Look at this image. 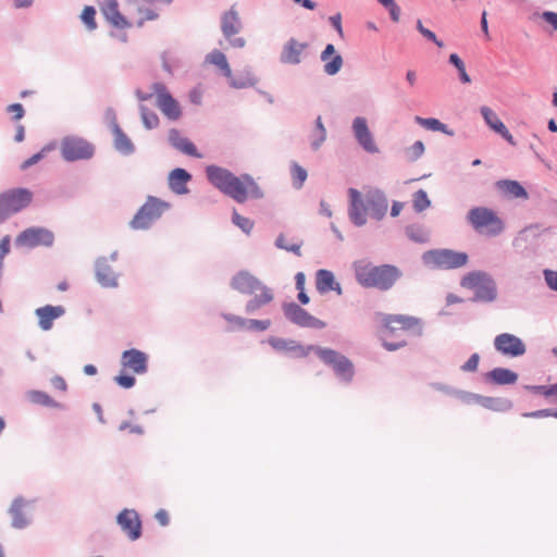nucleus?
Instances as JSON below:
<instances>
[{"instance_id":"f257e3e1","label":"nucleus","mask_w":557,"mask_h":557,"mask_svg":"<svg viewBox=\"0 0 557 557\" xmlns=\"http://www.w3.org/2000/svg\"><path fill=\"white\" fill-rule=\"evenodd\" d=\"M269 345L276 351H286L295 357H307L310 351H314L319 359L327 367L332 368L336 377L343 383H350L355 375L354 363L345 355L326 347L317 345L302 346L294 339H285L271 336L268 338Z\"/></svg>"},{"instance_id":"f03ea898","label":"nucleus","mask_w":557,"mask_h":557,"mask_svg":"<svg viewBox=\"0 0 557 557\" xmlns=\"http://www.w3.org/2000/svg\"><path fill=\"white\" fill-rule=\"evenodd\" d=\"M205 173L214 188L237 203H244L249 198L264 197L262 188L250 174L244 173L237 176L231 170L215 164L207 165Z\"/></svg>"},{"instance_id":"7ed1b4c3","label":"nucleus","mask_w":557,"mask_h":557,"mask_svg":"<svg viewBox=\"0 0 557 557\" xmlns=\"http://www.w3.org/2000/svg\"><path fill=\"white\" fill-rule=\"evenodd\" d=\"M349 206L348 218L350 222L361 227L367 224V212L376 221L383 220L387 213L388 200L383 190L372 188L362 197L361 193L355 188L348 189Z\"/></svg>"},{"instance_id":"20e7f679","label":"nucleus","mask_w":557,"mask_h":557,"mask_svg":"<svg viewBox=\"0 0 557 557\" xmlns=\"http://www.w3.org/2000/svg\"><path fill=\"white\" fill-rule=\"evenodd\" d=\"M351 267L355 278L360 286L375 288L380 292L392 289L403 276L398 267L389 263L375 265L368 259L357 260Z\"/></svg>"},{"instance_id":"39448f33","label":"nucleus","mask_w":557,"mask_h":557,"mask_svg":"<svg viewBox=\"0 0 557 557\" xmlns=\"http://www.w3.org/2000/svg\"><path fill=\"white\" fill-rule=\"evenodd\" d=\"M463 288L474 292L473 302H493L497 298V285L493 276L481 270L467 273L460 281Z\"/></svg>"},{"instance_id":"423d86ee","label":"nucleus","mask_w":557,"mask_h":557,"mask_svg":"<svg viewBox=\"0 0 557 557\" xmlns=\"http://www.w3.org/2000/svg\"><path fill=\"white\" fill-rule=\"evenodd\" d=\"M376 318L383 323L384 338L382 342L383 347L388 351L398 350L407 345L406 339L392 342L387 336L393 335L396 331H407L418 325L420 320L414 317L404 314H386L376 312Z\"/></svg>"},{"instance_id":"0eeeda50","label":"nucleus","mask_w":557,"mask_h":557,"mask_svg":"<svg viewBox=\"0 0 557 557\" xmlns=\"http://www.w3.org/2000/svg\"><path fill=\"white\" fill-rule=\"evenodd\" d=\"M468 255L447 248L431 249L422 253V263L432 270H451L467 264Z\"/></svg>"},{"instance_id":"6e6552de","label":"nucleus","mask_w":557,"mask_h":557,"mask_svg":"<svg viewBox=\"0 0 557 557\" xmlns=\"http://www.w3.org/2000/svg\"><path fill=\"white\" fill-rule=\"evenodd\" d=\"M170 209V203L154 196H148L129 222L133 230H148Z\"/></svg>"},{"instance_id":"1a4fd4ad","label":"nucleus","mask_w":557,"mask_h":557,"mask_svg":"<svg viewBox=\"0 0 557 557\" xmlns=\"http://www.w3.org/2000/svg\"><path fill=\"white\" fill-rule=\"evenodd\" d=\"M33 200V193L28 188H11L0 194V224L11 215L27 208Z\"/></svg>"},{"instance_id":"9d476101","label":"nucleus","mask_w":557,"mask_h":557,"mask_svg":"<svg viewBox=\"0 0 557 557\" xmlns=\"http://www.w3.org/2000/svg\"><path fill=\"white\" fill-rule=\"evenodd\" d=\"M60 152L66 162L90 160L95 154V146L83 137L67 135L61 139Z\"/></svg>"},{"instance_id":"9b49d317","label":"nucleus","mask_w":557,"mask_h":557,"mask_svg":"<svg viewBox=\"0 0 557 557\" xmlns=\"http://www.w3.org/2000/svg\"><path fill=\"white\" fill-rule=\"evenodd\" d=\"M282 310L286 320L299 327L322 330L326 326L324 321L310 314L306 309L294 301L284 302Z\"/></svg>"},{"instance_id":"f8f14e48","label":"nucleus","mask_w":557,"mask_h":557,"mask_svg":"<svg viewBox=\"0 0 557 557\" xmlns=\"http://www.w3.org/2000/svg\"><path fill=\"white\" fill-rule=\"evenodd\" d=\"M54 243L52 231L42 226H32L21 232L16 239V246L35 248L38 246L51 247Z\"/></svg>"},{"instance_id":"ddd939ff","label":"nucleus","mask_w":557,"mask_h":557,"mask_svg":"<svg viewBox=\"0 0 557 557\" xmlns=\"http://www.w3.org/2000/svg\"><path fill=\"white\" fill-rule=\"evenodd\" d=\"M157 96V106L161 112L172 121H176L182 115V110L177 100L171 95L163 83L156 82L151 86Z\"/></svg>"},{"instance_id":"4468645a","label":"nucleus","mask_w":557,"mask_h":557,"mask_svg":"<svg viewBox=\"0 0 557 557\" xmlns=\"http://www.w3.org/2000/svg\"><path fill=\"white\" fill-rule=\"evenodd\" d=\"M493 345L497 352L510 358L521 357L527 351V346L523 341L510 333L496 335Z\"/></svg>"},{"instance_id":"2eb2a0df","label":"nucleus","mask_w":557,"mask_h":557,"mask_svg":"<svg viewBox=\"0 0 557 557\" xmlns=\"http://www.w3.org/2000/svg\"><path fill=\"white\" fill-rule=\"evenodd\" d=\"M351 132L358 145L366 152L374 154L380 151L364 116H356L352 120Z\"/></svg>"},{"instance_id":"dca6fc26","label":"nucleus","mask_w":557,"mask_h":557,"mask_svg":"<svg viewBox=\"0 0 557 557\" xmlns=\"http://www.w3.org/2000/svg\"><path fill=\"white\" fill-rule=\"evenodd\" d=\"M116 522L131 541H136L141 536V520L135 509H123L117 515Z\"/></svg>"},{"instance_id":"f3484780","label":"nucleus","mask_w":557,"mask_h":557,"mask_svg":"<svg viewBox=\"0 0 557 557\" xmlns=\"http://www.w3.org/2000/svg\"><path fill=\"white\" fill-rule=\"evenodd\" d=\"M230 286L243 295H252L255 292L262 289V287H265L267 285H264L249 271L242 270L233 275Z\"/></svg>"},{"instance_id":"a211bd4d","label":"nucleus","mask_w":557,"mask_h":557,"mask_svg":"<svg viewBox=\"0 0 557 557\" xmlns=\"http://www.w3.org/2000/svg\"><path fill=\"white\" fill-rule=\"evenodd\" d=\"M468 220L474 228H481L487 225L497 224L496 230H492L493 234H499L503 230L500 219L491 209L478 207L468 213Z\"/></svg>"},{"instance_id":"6ab92c4d","label":"nucleus","mask_w":557,"mask_h":557,"mask_svg":"<svg viewBox=\"0 0 557 557\" xmlns=\"http://www.w3.org/2000/svg\"><path fill=\"white\" fill-rule=\"evenodd\" d=\"M309 47L308 42L298 41L296 38H289L282 48L280 62L287 65H298L302 61L304 53Z\"/></svg>"},{"instance_id":"aec40b11","label":"nucleus","mask_w":557,"mask_h":557,"mask_svg":"<svg viewBox=\"0 0 557 557\" xmlns=\"http://www.w3.org/2000/svg\"><path fill=\"white\" fill-rule=\"evenodd\" d=\"M121 364L136 374H145L148 371V356L139 349L131 348L122 352Z\"/></svg>"},{"instance_id":"412c9836","label":"nucleus","mask_w":557,"mask_h":557,"mask_svg":"<svg viewBox=\"0 0 557 557\" xmlns=\"http://www.w3.org/2000/svg\"><path fill=\"white\" fill-rule=\"evenodd\" d=\"M95 276L101 287L115 288L119 286V275L108 263L107 257H99L95 261Z\"/></svg>"},{"instance_id":"4be33fe9","label":"nucleus","mask_w":557,"mask_h":557,"mask_svg":"<svg viewBox=\"0 0 557 557\" xmlns=\"http://www.w3.org/2000/svg\"><path fill=\"white\" fill-rule=\"evenodd\" d=\"M104 18L117 29L132 27V23L120 12L117 0H106L101 7Z\"/></svg>"},{"instance_id":"5701e85b","label":"nucleus","mask_w":557,"mask_h":557,"mask_svg":"<svg viewBox=\"0 0 557 557\" xmlns=\"http://www.w3.org/2000/svg\"><path fill=\"white\" fill-rule=\"evenodd\" d=\"M169 144L175 150L193 158H201L197 147L187 137L182 136L177 128H171L168 135Z\"/></svg>"},{"instance_id":"b1692460","label":"nucleus","mask_w":557,"mask_h":557,"mask_svg":"<svg viewBox=\"0 0 557 557\" xmlns=\"http://www.w3.org/2000/svg\"><path fill=\"white\" fill-rule=\"evenodd\" d=\"M65 313L63 306L46 305L37 308L35 314L38 318V325L42 331H49L53 326V321L61 318Z\"/></svg>"},{"instance_id":"393cba45","label":"nucleus","mask_w":557,"mask_h":557,"mask_svg":"<svg viewBox=\"0 0 557 557\" xmlns=\"http://www.w3.org/2000/svg\"><path fill=\"white\" fill-rule=\"evenodd\" d=\"M320 59L324 62L323 71L329 76L336 75L344 63L343 57L336 52L333 44H327L320 54Z\"/></svg>"},{"instance_id":"a878e982","label":"nucleus","mask_w":557,"mask_h":557,"mask_svg":"<svg viewBox=\"0 0 557 557\" xmlns=\"http://www.w3.org/2000/svg\"><path fill=\"white\" fill-rule=\"evenodd\" d=\"M191 174L183 169L175 168L172 170L168 177L169 188L175 195H186L189 193L187 184L191 181Z\"/></svg>"},{"instance_id":"bb28decb","label":"nucleus","mask_w":557,"mask_h":557,"mask_svg":"<svg viewBox=\"0 0 557 557\" xmlns=\"http://www.w3.org/2000/svg\"><path fill=\"white\" fill-rule=\"evenodd\" d=\"M315 288L322 295L329 292H335L338 296L343 294V288L335 280L334 273L326 269H320L317 271Z\"/></svg>"},{"instance_id":"cd10ccee","label":"nucleus","mask_w":557,"mask_h":557,"mask_svg":"<svg viewBox=\"0 0 557 557\" xmlns=\"http://www.w3.org/2000/svg\"><path fill=\"white\" fill-rule=\"evenodd\" d=\"M242 29V22L235 5H232L228 11H225L221 16V32L224 38L233 37Z\"/></svg>"},{"instance_id":"c85d7f7f","label":"nucleus","mask_w":557,"mask_h":557,"mask_svg":"<svg viewBox=\"0 0 557 557\" xmlns=\"http://www.w3.org/2000/svg\"><path fill=\"white\" fill-rule=\"evenodd\" d=\"M25 506L26 500L23 497L18 496L13 499L11 507L9 509V513L12 517V528L23 530L30 524V518H28L26 513L23 511V508Z\"/></svg>"},{"instance_id":"c756f323","label":"nucleus","mask_w":557,"mask_h":557,"mask_svg":"<svg viewBox=\"0 0 557 557\" xmlns=\"http://www.w3.org/2000/svg\"><path fill=\"white\" fill-rule=\"evenodd\" d=\"M484 380L494 385H512L518 381V373L507 368L497 367L485 373Z\"/></svg>"},{"instance_id":"7c9ffc66","label":"nucleus","mask_w":557,"mask_h":557,"mask_svg":"<svg viewBox=\"0 0 557 557\" xmlns=\"http://www.w3.org/2000/svg\"><path fill=\"white\" fill-rule=\"evenodd\" d=\"M227 78L230 86L235 89L255 87L259 81L250 67H245L235 75L232 72Z\"/></svg>"},{"instance_id":"2f4dec72","label":"nucleus","mask_w":557,"mask_h":557,"mask_svg":"<svg viewBox=\"0 0 557 557\" xmlns=\"http://www.w3.org/2000/svg\"><path fill=\"white\" fill-rule=\"evenodd\" d=\"M112 134H113V147L119 153H121L123 156H131L135 152L136 148H135L134 143L126 135V133L121 128V126H114Z\"/></svg>"},{"instance_id":"473e14b6","label":"nucleus","mask_w":557,"mask_h":557,"mask_svg":"<svg viewBox=\"0 0 557 557\" xmlns=\"http://www.w3.org/2000/svg\"><path fill=\"white\" fill-rule=\"evenodd\" d=\"M274 299L273 290L265 286L260 289L259 295H255L249 299L245 306V312L247 314H255L260 308L272 302Z\"/></svg>"},{"instance_id":"72a5a7b5","label":"nucleus","mask_w":557,"mask_h":557,"mask_svg":"<svg viewBox=\"0 0 557 557\" xmlns=\"http://www.w3.org/2000/svg\"><path fill=\"white\" fill-rule=\"evenodd\" d=\"M481 407L497 411L505 412L509 411L512 408V401L508 398L504 397H490V396H480L479 404Z\"/></svg>"},{"instance_id":"f704fd0d","label":"nucleus","mask_w":557,"mask_h":557,"mask_svg":"<svg viewBox=\"0 0 557 557\" xmlns=\"http://www.w3.org/2000/svg\"><path fill=\"white\" fill-rule=\"evenodd\" d=\"M327 137L326 128L323 124L322 117L319 115L314 121V127L312 128L309 140L310 148L313 151H318L322 145L325 143Z\"/></svg>"},{"instance_id":"c9c22d12","label":"nucleus","mask_w":557,"mask_h":557,"mask_svg":"<svg viewBox=\"0 0 557 557\" xmlns=\"http://www.w3.org/2000/svg\"><path fill=\"white\" fill-rule=\"evenodd\" d=\"M416 123L425 127L429 131L441 132L447 136H454V129L449 128L446 124L435 117H421L416 116Z\"/></svg>"},{"instance_id":"e433bc0d","label":"nucleus","mask_w":557,"mask_h":557,"mask_svg":"<svg viewBox=\"0 0 557 557\" xmlns=\"http://www.w3.org/2000/svg\"><path fill=\"white\" fill-rule=\"evenodd\" d=\"M497 186L513 198L527 199L529 197L527 189L517 181L503 180L497 182Z\"/></svg>"},{"instance_id":"4c0bfd02","label":"nucleus","mask_w":557,"mask_h":557,"mask_svg":"<svg viewBox=\"0 0 557 557\" xmlns=\"http://www.w3.org/2000/svg\"><path fill=\"white\" fill-rule=\"evenodd\" d=\"M206 61L218 66L226 78L231 77L232 70L226 55L222 51L218 49L212 50L206 55Z\"/></svg>"},{"instance_id":"58836bf2","label":"nucleus","mask_w":557,"mask_h":557,"mask_svg":"<svg viewBox=\"0 0 557 557\" xmlns=\"http://www.w3.org/2000/svg\"><path fill=\"white\" fill-rule=\"evenodd\" d=\"M28 398L32 403L41 405L49 408H62V405L55 401L47 393L42 391H32L28 393Z\"/></svg>"},{"instance_id":"ea45409f","label":"nucleus","mask_w":557,"mask_h":557,"mask_svg":"<svg viewBox=\"0 0 557 557\" xmlns=\"http://www.w3.org/2000/svg\"><path fill=\"white\" fill-rule=\"evenodd\" d=\"M480 113L485 124L495 133L502 129V127L505 125L490 107L482 106L480 108Z\"/></svg>"},{"instance_id":"a19ab883","label":"nucleus","mask_w":557,"mask_h":557,"mask_svg":"<svg viewBox=\"0 0 557 557\" xmlns=\"http://www.w3.org/2000/svg\"><path fill=\"white\" fill-rule=\"evenodd\" d=\"M139 111L143 124L147 129H153L158 127L160 120L154 111L148 109L144 104L139 106Z\"/></svg>"},{"instance_id":"79ce46f5","label":"nucleus","mask_w":557,"mask_h":557,"mask_svg":"<svg viewBox=\"0 0 557 557\" xmlns=\"http://www.w3.org/2000/svg\"><path fill=\"white\" fill-rule=\"evenodd\" d=\"M290 174L293 177L294 188L300 189L308 177L307 170L297 162H293L290 165Z\"/></svg>"},{"instance_id":"37998d69","label":"nucleus","mask_w":557,"mask_h":557,"mask_svg":"<svg viewBox=\"0 0 557 557\" xmlns=\"http://www.w3.org/2000/svg\"><path fill=\"white\" fill-rule=\"evenodd\" d=\"M232 223L240 228L246 235L251 233L255 225L251 219L240 215L236 209H233L232 212Z\"/></svg>"},{"instance_id":"c03bdc74","label":"nucleus","mask_w":557,"mask_h":557,"mask_svg":"<svg viewBox=\"0 0 557 557\" xmlns=\"http://www.w3.org/2000/svg\"><path fill=\"white\" fill-rule=\"evenodd\" d=\"M412 205L414 211L418 213L426 210L431 206V201L424 189H419L413 194Z\"/></svg>"},{"instance_id":"a18cd8bd","label":"nucleus","mask_w":557,"mask_h":557,"mask_svg":"<svg viewBox=\"0 0 557 557\" xmlns=\"http://www.w3.org/2000/svg\"><path fill=\"white\" fill-rule=\"evenodd\" d=\"M448 62L457 69L461 83L469 84L471 82V78L466 71V65L457 53H451L449 55Z\"/></svg>"},{"instance_id":"49530a36","label":"nucleus","mask_w":557,"mask_h":557,"mask_svg":"<svg viewBox=\"0 0 557 557\" xmlns=\"http://www.w3.org/2000/svg\"><path fill=\"white\" fill-rule=\"evenodd\" d=\"M524 388L546 398L557 397V383L552 385H525Z\"/></svg>"},{"instance_id":"de8ad7c7","label":"nucleus","mask_w":557,"mask_h":557,"mask_svg":"<svg viewBox=\"0 0 557 557\" xmlns=\"http://www.w3.org/2000/svg\"><path fill=\"white\" fill-rule=\"evenodd\" d=\"M96 9L92 5H86L81 14V20L89 32L97 28Z\"/></svg>"},{"instance_id":"09e8293b","label":"nucleus","mask_w":557,"mask_h":557,"mask_svg":"<svg viewBox=\"0 0 557 557\" xmlns=\"http://www.w3.org/2000/svg\"><path fill=\"white\" fill-rule=\"evenodd\" d=\"M283 242H284V235L280 234L274 242L275 247L278 249H282V250H286L288 252H293L297 257L301 256V246H302L301 242L296 243V244H290V245H283Z\"/></svg>"},{"instance_id":"8fccbe9b","label":"nucleus","mask_w":557,"mask_h":557,"mask_svg":"<svg viewBox=\"0 0 557 557\" xmlns=\"http://www.w3.org/2000/svg\"><path fill=\"white\" fill-rule=\"evenodd\" d=\"M405 232L407 237L414 243H424L426 240V236L420 226L408 225Z\"/></svg>"},{"instance_id":"3c124183","label":"nucleus","mask_w":557,"mask_h":557,"mask_svg":"<svg viewBox=\"0 0 557 557\" xmlns=\"http://www.w3.org/2000/svg\"><path fill=\"white\" fill-rule=\"evenodd\" d=\"M270 326H271V320H269V319H265V320L249 319L247 331L263 332V331H267Z\"/></svg>"},{"instance_id":"603ef678","label":"nucleus","mask_w":557,"mask_h":557,"mask_svg":"<svg viewBox=\"0 0 557 557\" xmlns=\"http://www.w3.org/2000/svg\"><path fill=\"white\" fill-rule=\"evenodd\" d=\"M454 392V395L460 399L462 403L465 404H479V398L481 395L479 394H475V393H471V392H466V391H460V389H456V391H453Z\"/></svg>"},{"instance_id":"864d4df0","label":"nucleus","mask_w":557,"mask_h":557,"mask_svg":"<svg viewBox=\"0 0 557 557\" xmlns=\"http://www.w3.org/2000/svg\"><path fill=\"white\" fill-rule=\"evenodd\" d=\"M407 153L410 161H417L424 153V144L421 140H417L408 148Z\"/></svg>"},{"instance_id":"5fc2aeb1","label":"nucleus","mask_w":557,"mask_h":557,"mask_svg":"<svg viewBox=\"0 0 557 557\" xmlns=\"http://www.w3.org/2000/svg\"><path fill=\"white\" fill-rule=\"evenodd\" d=\"M480 355L478 352L472 354L469 359L460 367L462 372H475L480 362Z\"/></svg>"},{"instance_id":"6e6d98bb","label":"nucleus","mask_w":557,"mask_h":557,"mask_svg":"<svg viewBox=\"0 0 557 557\" xmlns=\"http://www.w3.org/2000/svg\"><path fill=\"white\" fill-rule=\"evenodd\" d=\"M114 381L119 386L125 389L132 388L136 384L135 376L131 374H119L114 377Z\"/></svg>"},{"instance_id":"4d7b16f0","label":"nucleus","mask_w":557,"mask_h":557,"mask_svg":"<svg viewBox=\"0 0 557 557\" xmlns=\"http://www.w3.org/2000/svg\"><path fill=\"white\" fill-rule=\"evenodd\" d=\"M223 318L227 322L235 324L237 329L247 330L249 319H246V318H243L239 315H235V314H231V313L223 314Z\"/></svg>"},{"instance_id":"13d9d810","label":"nucleus","mask_w":557,"mask_h":557,"mask_svg":"<svg viewBox=\"0 0 557 557\" xmlns=\"http://www.w3.org/2000/svg\"><path fill=\"white\" fill-rule=\"evenodd\" d=\"M543 274L547 286L557 292V271L545 269Z\"/></svg>"},{"instance_id":"bf43d9fd","label":"nucleus","mask_w":557,"mask_h":557,"mask_svg":"<svg viewBox=\"0 0 557 557\" xmlns=\"http://www.w3.org/2000/svg\"><path fill=\"white\" fill-rule=\"evenodd\" d=\"M104 120L108 123L111 132L114 129V126H120L116 120L115 111L112 108H108L104 112Z\"/></svg>"},{"instance_id":"052dcab7","label":"nucleus","mask_w":557,"mask_h":557,"mask_svg":"<svg viewBox=\"0 0 557 557\" xmlns=\"http://www.w3.org/2000/svg\"><path fill=\"white\" fill-rule=\"evenodd\" d=\"M45 156H44V152L39 151L35 154H33L32 157H29L28 159H26L22 164H21V169L22 170H26L33 165H35L36 163H38L41 159H44Z\"/></svg>"},{"instance_id":"680f3d73","label":"nucleus","mask_w":557,"mask_h":557,"mask_svg":"<svg viewBox=\"0 0 557 557\" xmlns=\"http://www.w3.org/2000/svg\"><path fill=\"white\" fill-rule=\"evenodd\" d=\"M524 418L542 419L550 417V409H539L522 413Z\"/></svg>"},{"instance_id":"e2e57ef3","label":"nucleus","mask_w":557,"mask_h":557,"mask_svg":"<svg viewBox=\"0 0 557 557\" xmlns=\"http://www.w3.org/2000/svg\"><path fill=\"white\" fill-rule=\"evenodd\" d=\"M7 110H8V112L14 113L13 119L15 121L21 120L24 116V114H25L24 108H23V106L21 103L10 104Z\"/></svg>"},{"instance_id":"0e129e2a","label":"nucleus","mask_w":557,"mask_h":557,"mask_svg":"<svg viewBox=\"0 0 557 557\" xmlns=\"http://www.w3.org/2000/svg\"><path fill=\"white\" fill-rule=\"evenodd\" d=\"M329 21H330L331 25L336 29L338 35L341 37H343L344 34H343V27H342V15H341V13H336V14L330 16Z\"/></svg>"},{"instance_id":"69168bd1","label":"nucleus","mask_w":557,"mask_h":557,"mask_svg":"<svg viewBox=\"0 0 557 557\" xmlns=\"http://www.w3.org/2000/svg\"><path fill=\"white\" fill-rule=\"evenodd\" d=\"M543 20L548 23L554 29L557 30V13L552 11H545L542 14Z\"/></svg>"},{"instance_id":"338daca9","label":"nucleus","mask_w":557,"mask_h":557,"mask_svg":"<svg viewBox=\"0 0 557 557\" xmlns=\"http://www.w3.org/2000/svg\"><path fill=\"white\" fill-rule=\"evenodd\" d=\"M496 134H498L503 139H505L509 145L511 146H517V141L515 140V138L512 137V135L510 134V132L508 131V128L506 127V125H504L502 127V129H499Z\"/></svg>"},{"instance_id":"774afa93","label":"nucleus","mask_w":557,"mask_h":557,"mask_svg":"<svg viewBox=\"0 0 557 557\" xmlns=\"http://www.w3.org/2000/svg\"><path fill=\"white\" fill-rule=\"evenodd\" d=\"M496 134H498L503 139H505L509 145L511 146H517V141L515 140V138L512 137V135L510 134V132L508 131V128L506 127V125H504L502 127V129H499Z\"/></svg>"}]
</instances>
